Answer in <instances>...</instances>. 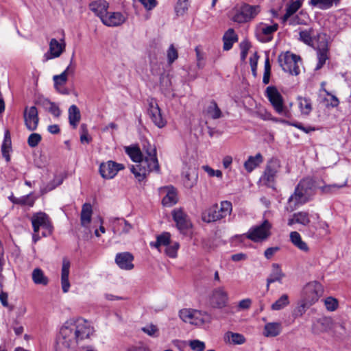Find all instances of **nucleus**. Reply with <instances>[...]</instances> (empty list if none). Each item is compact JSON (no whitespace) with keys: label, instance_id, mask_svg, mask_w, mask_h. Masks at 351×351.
Masks as SVG:
<instances>
[{"label":"nucleus","instance_id":"obj_21","mask_svg":"<svg viewBox=\"0 0 351 351\" xmlns=\"http://www.w3.org/2000/svg\"><path fill=\"white\" fill-rule=\"evenodd\" d=\"M172 216L178 229L184 233L191 227V222L188 215L182 209H174Z\"/></svg>","mask_w":351,"mask_h":351},{"label":"nucleus","instance_id":"obj_47","mask_svg":"<svg viewBox=\"0 0 351 351\" xmlns=\"http://www.w3.org/2000/svg\"><path fill=\"white\" fill-rule=\"evenodd\" d=\"M340 0H310L311 5L322 10L330 8L333 4H337Z\"/></svg>","mask_w":351,"mask_h":351},{"label":"nucleus","instance_id":"obj_36","mask_svg":"<svg viewBox=\"0 0 351 351\" xmlns=\"http://www.w3.org/2000/svg\"><path fill=\"white\" fill-rule=\"evenodd\" d=\"M297 102L301 114L308 116L313 110V104L310 98L298 96Z\"/></svg>","mask_w":351,"mask_h":351},{"label":"nucleus","instance_id":"obj_51","mask_svg":"<svg viewBox=\"0 0 351 351\" xmlns=\"http://www.w3.org/2000/svg\"><path fill=\"white\" fill-rule=\"evenodd\" d=\"M301 6L299 1H293L286 9V13L284 15V20H287L291 15L295 13Z\"/></svg>","mask_w":351,"mask_h":351},{"label":"nucleus","instance_id":"obj_18","mask_svg":"<svg viewBox=\"0 0 351 351\" xmlns=\"http://www.w3.org/2000/svg\"><path fill=\"white\" fill-rule=\"evenodd\" d=\"M24 123L27 129L34 131L37 129L39 122L38 112L35 106H26L23 112Z\"/></svg>","mask_w":351,"mask_h":351},{"label":"nucleus","instance_id":"obj_37","mask_svg":"<svg viewBox=\"0 0 351 351\" xmlns=\"http://www.w3.org/2000/svg\"><path fill=\"white\" fill-rule=\"evenodd\" d=\"M224 341L233 345H241L246 341L245 337L240 333L228 331L224 335Z\"/></svg>","mask_w":351,"mask_h":351},{"label":"nucleus","instance_id":"obj_52","mask_svg":"<svg viewBox=\"0 0 351 351\" xmlns=\"http://www.w3.org/2000/svg\"><path fill=\"white\" fill-rule=\"evenodd\" d=\"M167 62L171 64L178 58V51L175 46L171 44L167 51Z\"/></svg>","mask_w":351,"mask_h":351},{"label":"nucleus","instance_id":"obj_46","mask_svg":"<svg viewBox=\"0 0 351 351\" xmlns=\"http://www.w3.org/2000/svg\"><path fill=\"white\" fill-rule=\"evenodd\" d=\"M32 280L36 285H47L48 283L47 277L45 276L40 268H36L33 270Z\"/></svg>","mask_w":351,"mask_h":351},{"label":"nucleus","instance_id":"obj_12","mask_svg":"<svg viewBox=\"0 0 351 351\" xmlns=\"http://www.w3.org/2000/svg\"><path fill=\"white\" fill-rule=\"evenodd\" d=\"M228 300V293L223 287L214 289L208 296L210 305L215 308H223L226 307Z\"/></svg>","mask_w":351,"mask_h":351},{"label":"nucleus","instance_id":"obj_28","mask_svg":"<svg viewBox=\"0 0 351 351\" xmlns=\"http://www.w3.org/2000/svg\"><path fill=\"white\" fill-rule=\"evenodd\" d=\"M134 260L133 255L130 252H121L116 255L115 262L117 265L125 270H131L134 268L132 261Z\"/></svg>","mask_w":351,"mask_h":351},{"label":"nucleus","instance_id":"obj_54","mask_svg":"<svg viewBox=\"0 0 351 351\" xmlns=\"http://www.w3.org/2000/svg\"><path fill=\"white\" fill-rule=\"evenodd\" d=\"M36 197L33 195V193H29L27 195L20 197L19 204L21 206H27L32 207L34 205Z\"/></svg>","mask_w":351,"mask_h":351},{"label":"nucleus","instance_id":"obj_6","mask_svg":"<svg viewBox=\"0 0 351 351\" xmlns=\"http://www.w3.org/2000/svg\"><path fill=\"white\" fill-rule=\"evenodd\" d=\"M265 95L278 114L287 117H291L290 112L284 105L282 96L275 86L267 87Z\"/></svg>","mask_w":351,"mask_h":351},{"label":"nucleus","instance_id":"obj_64","mask_svg":"<svg viewBox=\"0 0 351 351\" xmlns=\"http://www.w3.org/2000/svg\"><path fill=\"white\" fill-rule=\"evenodd\" d=\"M202 169L210 177L222 178V172L220 170H215L208 165L202 166Z\"/></svg>","mask_w":351,"mask_h":351},{"label":"nucleus","instance_id":"obj_3","mask_svg":"<svg viewBox=\"0 0 351 351\" xmlns=\"http://www.w3.org/2000/svg\"><path fill=\"white\" fill-rule=\"evenodd\" d=\"M315 182L312 178L302 180L295 189L294 193L288 199L287 210L293 212L300 206L308 202L315 193Z\"/></svg>","mask_w":351,"mask_h":351},{"label":"nucleus","instance_id":"obj_45","mask_svg":"<svg viewBox=\"0 0 351 351\" xmlns=\"http://www.w3.org/2000/svg\"><path fill=\"white\" fill-rule=\"evenodd\" d=\"M196 57V66L198 69H203L206 63V56L201 46L195 48Z\"/></svg>","mask_w":351,"mask_h":351},{"label":"nucleus","instance_id":"obj_4","mask_svg":"<svg viewBox=\"0 0 351 351\" xmlns=\"http://www.w3.org/2000/svg\"><path fill=\"white\" fill-rule=\"evenodd\" d=\"M232 210V203L228 201H222L219 206L215 204L204 213L202 219L208 223L217 221L230 215Z\"/></svg>","mask_w":351,"mask_h":351},{"label":"nucleus","instance_id":"obj_27","mask_svg":"<svg viewBox=\"0 0 351 351\" xmlns=\"http://www.w3.org/2000/svg\"><path fill=\"white\" fill-rule=\"evenodd\" d=\"M93 208L90 203L82 205L80 214V223L89 233L91 232L90 223L92 219Z\"/></svg>","mask_w":351,"mask_h":351},{"label":"nucleus","instance_id":"obj_23","mask_svg":"<svg viewBox=\"0 0 351 351\" xmlns=\"http://www.w3.org/2000/svg\"><path fill=\"white\" fill-rule=\"evenodd\" d=\"M198 174L195 165H185L182 170L183 183L186 188L191 189L197 181Z\"/></svg>","mask_w":351,"mask_h":351},{"label":"nucleus","instance_id":"obj_26","mask_svg":"<svg viewBox=\"0 0 351 351\" xmlns=\"http://www.w3.org/2000/svg\"><path fill=\"white\" fill-rule=\"evenodd\" d=\"M149 114L152 121L159 128H164L167 124L166 119L162 117L161 110L156 102L149 104Z\"/></svg>","mask_w":351,"mask_h":351},{"label":"nucleus","instance_id":"obj_31","mask_svg":"<svg viewBox=\"0 0 351 351\" xmlns=\"http://www.w3.org/2000/svg\"><path fill=\"white\" fill-rule=\"evenodd\" d=\"M70 266V261L66 258H64L61 270V285L64 293H67L71 286L69 280Z\"/></svg>","mask_w":351,"mask_h":351},{"label":"nucleus","instance_id":"obj_53","mask_svg":"<svg viewBox=\"0 0 351 351\" xmlns=\"http://www.w3.org/2000/svg\"><path fill=\"white\" fill-rule=\"evenodd\" d=\"M189 6L188 0H178L175 8L177 15H184L187 12Z\"/></svg>","mask_w":351,"mask_h":351},{"label":"nucleus","instance_id":"obj_35","mask_svg":"<svg viewBox=\"0 0 351 351\" xmlns=\"http://www.w3.org/2000/svg\"><path fill=\"white\" fill-rule=\"evenodd\" d=\"M12 152V141L9 130H5L4 138L1 145V153L6 162L10 161V152Z\"/></svg>","mask_w":351,"mask_h":351},{"label":"nucleus","instance_id":"obj_24","mask_svg":"<svg viewBox=\"0 0 351 351\" xmlns=\"http://www.w3.org/2000/svg\"><path fill=\"white\" fill-rule=\"evenodd\" d=\"M102 23L108 27H117L123 24L125 21V17L119 12H106L101 19Z\"/></svg>","mask_w":351,"mask_h":351},{"label":"nucleus","instance_id":"obj_58","mask_svg":"<svg viewBox=\"0 0 351 351\" xmlns=\"http://www.w3.org/2000/svg\"><path fill=\"white\" fill-rule=\"evenodd\" d=\"M62 182V180L61 179H56L55 178L53 181L49 182L46 186L43 187L40 190V193L42 195L48 193L50 191H52L58 186L60 185Z\"/></svg>","mask_w":351,"mask_h":351},{"label":"nucleus","instance_id":"obj_59","mask_svg":"<svg viewBox=\"0 0 351 351\" xmlns=\"http://www.w3.org/2000/svg\"><path fill=\"white\" fill-rule=\"evenodd\" d=\"M179 247V243L177 242H175L173 244L170 243L167 247H166V254L171 258H176L177 256V252Z\"/></svg>","mask_w":351,"mask_h":351},{"label":"nucleus","instance_id":"obj_1","mask_svg":"<svg viewBox=\"0 0 351 351\" xmlns=\"http://www.w3.org/2000/svg\"><path fill=\"white\" fill-rule=\"evenodd\" d=\"M93 323L84 318H71L60 327L56 339V351H76L80 344L95 333Z\"/></svg>","mask_w":351,"mask_h":351},{"label":"nucleus","instance_id":"obj_42","mask_svg":"<svg viewBox=\"0 0 351 351\" xmlns=\"http://www.w3.org/2000/svg\"><path fill=\"white\" fill-rule=\"evenodd\" d=\"M205 114L213 119H217L221 117L222 112L215 101H211L206 106Z\"/></svg>","mask_w":351,"mask_h":351},{"label":"nucleus","instance_id":"obj_11","mask_svg":"<svg viewBox=\"0 0 351 351\" xmlns=\"http://www.w3.org/2000/svg\"><path fill=\"white\" fill-rule=\"evenodd\" d=\"M278 29V25L276 23L272 25H267L261 22L256 25L254 34L260 42L267 43L272 40L273 35Z\"/></svg>","mask_w":351,"mask_h":351},{"label":"nucleus","instance_id":"obj_9","mask_svg":"<svg viewBox=\"0 0 351 351\" xmlns=\"http://www.w3.org/2000/svg\"><path fill=\"white\" fill-rule=\"evenodd\" d=\"M322 292L323 289L320 283L316 281L308 282L302 289L301 300L313 305L319 300Z\"/></svg>","mask_w":351,"mask_h":351},{"label":"nucleus","instance_id":"obj_43","mask_svg":"<svg viewBox=\"0 0 351 351\" xmlns=\"http://www.w3.org/2000/svg\"><path fill=\"white\" fill-rule=\"evenodd\" d=\"M223 49L230 50L233 44L237 41V36L233 29H229L223 36Z\"/></svg>","mask_w":351,"mask_h":351},{"label":"nucleus","instance_id":"obj_5","mask_svg":"<svg viewBox=\"0 0 351 351\" xmlns=\"http://www.w3.org/2000/svg\"><path fill=\"white\" fill-rule=\"evenodd\" d=\"M179 315L184 322L196 326H201L210 322V315L208 313L196 309H182L180 311Z\"/></svg>","mask_w":351,"mask_h":351},{"label":"nucleus","instance_id":"obj_32","mask_svg":"<svg viewBox=\"0 0 351 351\" xmlns=\"http://www.w3.org/2000/svg\"><path fill=\"white\" fill-rule=\"evenodd\" d=\"M310 222L311 219L309 213L307 212L300 211L294 213L292 217L289 219L287 224L289 226H291L295 223H298L303 226H307Z\"/></svg>","mask_w":351,"mask_h":351},{"label":"nucleus","instance_id":"obj_30","mask_svg":"<svg viewBox=\"0 0 351 351\" xmlns=\"http://www.w3.org/2000/svg\"><path fill=\"white\" fill-rule=\"evenodd\" d=\"M285 274L282 272L280 265L273 263L271 265V273L267 278V290H269V285L274 282H282V278L285 277Z\"/></svg>","mask_w":351,"mask_h":351},{"label":"nucleus","instance_id":"obj_56","mask_svg":"<svg viewBox=\"0 0 351 351\" xmlns=\"http://www.w3.org/2000/svg\"><path fill=\"white\" fill-rule=\"evenodd\" d=\"M270 75H271V65L269 63V59L267 57L265 59V66H264V73H263V82L264 84H269V79H270Z\"/></svg>","mask_w":351,"mask_h":351},{"label":"nucleus","instance_id":"obj_34","mask_svg":"<svg viewBox=\"0 0 351 351\" xmlns=\"http://www.w3.org/2000/svg\"><path fill=\"white\" fill-rule=\"evenodd\" d=\"M282 330L280 322H269L265 325L263 334L266 337H275L281 333Z\"/></svg>","mask_w":351,"mask_h":351},{"label":"nucleus","instance_id":"obj_55","mask_svg":"<svg viewBox=\"0 0 351 351\" xmlns=\"http://www.w3.org/2000/svg\"><path fill=\"white\" fill-rule=\"evenodd\" d=\"M311 306V305L310 304H307V302L301 300L298 304V306L294 310L293 315L296 317H302L306 312V310Z\"/></svg>","mask_w":351,"mask_h":351},{"label":"nucleus","instance_id":"obj_39","mask_svg":"<svg viewBox=\"0 0 351 351\" xmlns=\"http://www.w3.org/2000/svg\"><path fill=\"white\" fill-rule=\"evenodd\" d=\"M69 113V121L70 125L73 128H76L78 123L81 119V114L80 109L75 105H71L68 110Z\"/></svg>","mask_w":351,"mask_h":351},{"label":"nucleus","instance_id":"obj_22","mask_svg":"<svg viewBox=\"0 0 351 351\" xmlns=\"http://www.w3.org/2000/svg\"><path fill=\"white\" fill-rule=\"evenodd\" d=\"M110 223L114 234H126L133 229V226L123 218H110Z\"/></svg>","mask_w":351,"mask_h":351},{"label":"nucleus","instance_id":"obj_48","mask_svg":"<svg viewBox=\"0 0 351 351\" xmlns=\"http://www.w3.org/2000/svg\"><path fill=\"white\" fill-rule=\"evenodd\" d=\"M289 304V296L287 294L282 295L274 304L271 305V309L274 311H279Z\"/></svg>","mask_w":351,"mask_h":351},{"label":"nucleus","instance_id":"obj_38","mask_svg":"<svg viewBox=\"0 0 351 351\" xmlns=\"http://www.w3.org/2000/svg\"><path fill=\"white\" fill-rule=\"evenodd\" d=\"M171 243V234L167 232H164L161 234L156 236V241L151 242L150 246L158 249L160 251L161 246L167 247Z\"/></svg>","mask_w":351,"mask_h":351},{"label":"nucleus","instance_id":"obj_50","mask_svg":"<svg viewBox=\"0 0 351 351\" xmlns=\"http://www.w3.org/2000/svg\"><path fill=\"white\" fill-rule=\"evenodd\" d=\"M278 122L283 123V124H286L288 125H291L295 128H297L298 129L303 131L304 132H305L306 134H308L309 132L315 130V128L313 127L309 126L308 128H305L302 125V123H298V122H290V121L285 120V119H280V120H278Z\"/></svg>","mask_w":351,"mask_h":351},{"label":"nucleus","instance_id":"obj_25","mask_svg":"<svg viewBox=\"0 0 351 351\" xmlns=\"http://www.w3.org/2000/svg\"><path fill=\"white\" fill-rule=\"evenodd\" d=\"M160 195H165L162 203L165 206H171L177 203L178 196L176 189L172 186L161 187L159 189Z\"/></svg>","mask_w":351,"mask_h":351},{"label":"nucleus","instance_id":"obj_2","mask_svg":"<svg viewBox=\"0 0 351 351\" xmlns=\"http://www.w3.org/2000/svg\"><path fill=\"white\" fill-rule=\"evenodd\" d=\"M142 153L144 160L142 163L132 165L130 170L138 181H142L152 171L160 172V165L154 145L146 141L143 144Z\"/></svg>","mask_w":351,"mask_h":351},{"label":"nucleus","instance_id":"obj_17","mask_svg":"<svg viewBox=\"0 0 351 351\" xmlns=\"http://www.w3.org/2000/svg\"><path fill=\"white\" fill-rule=\"evenodd\" d=\"M280 169V162L276 158L271 159L265 168L262 180L267 184H273Z\"/></svg>","mask_w":351,"mask_h":351},{"label":"nucleus","instance_id":"obj_57","mask_svg":"<svg viewBox=\"0 0 351 351\" xmlns=\"http://www.w3.org/2000/svg\"><path fill=\"white\" fill-rule=\"evenodd\" d=\"M326 308L329 311H334L338 307V301L332 297H328L324 300Z\"/></svg>","mask_w":351,"mask_h":351},{"label":"nucleus","instance_id":"obj_10","mask_svg":"<svg viewBox=\"0 0 351 351\" xmlns=\"http://www.w3.org/2000/svg\"><path fill=\"white\" fill-rule=\"evenodd\" d=\"M261 12L259 5L243 4L233 17L234 22L243 23L253 20Z\"/></svg>","mask_w":351,"mask_h":351},{"label":"nucleus","instance_id":"obj_16","mask_svg":"<svg viewBox=\"0 0 351 351\" xmlns=\"http://www.w3.org/2000/svg\"><path fill=\"white\" fill-rule=\"evenodd\" d=\"M34 232H38L40 228H43L51 233L53 226L49 217L43 212L34 213L31 219Z\"/></svg>","mask_w":351,"mask_h":351},{"label":"nucleus","instance_id":"obj_63","mask_svg":"<svg viewBox=\"0 0 351 351\" xmlns=\"http://www.w3.org/2000/svg\"><path fill=\"white\" fill-rule=\"evenodd\" d=\"M81 135L80 141L82 143H89L91 141V138L88 136L87 127L85 124H82L80 126Z\"/></svg>","mask_w":351,"mask_h":351},{"label":"nucleus","instance_id":"obj_20","mask_svg":"<svg viewBox=\"0 0 351 351\" xmlns=\"http://www.w3.org/2000/svg\"><path fill=\"white\" fill-rule=\"evenodd\" d=\"M332 328V319L329 317H322L313 321L311 331L315 335H320L329 332Z\"/></svg>","mask_w":351,"mask_h":351},{"label":"nucleus","instance_id":"obj_44","mask_svg":"<svg viewBox=\"0 0 351 351\" xmlns=\"http://www.w3.org/2000/svg\"><path fill=\"white\" fill-rule=\"evenodd\" d=\"M125 152L130 158L138 164L142 163L144 160L143 153L138 147H128Z\"/></svg>","mask_w":351,"mask_h":351},{"label":"nucleus","instance_id":"obj_14","mask_svg":"<svg viewBox=\"0 0 351 351\" xmlns=\"http://www.w3.org/2000/svg\"><path fill=\"white\" fill-rule=\"evenodd\" d=\"M315 49H317L318 60L315 69L319 70L324 65L326 61L328 59V40L326 34L321 33L317 35V45Z\"/></svg>","mask_w":351,"mask_h":351},{"label":"nucleus","instance_id":"obj_8","mask_svg":"<svg viewBox=\"0 0 351 351\" xmlns=\"http://www.w3.org/2000/svg\"><path fill=\"white\" fill-rule=\"evenodd\" d=\"M300 57L295 54L287 51L278 57V62L282 70L291 75H297L300 73L298 61Z\"/></svg>","mask_w":351,"mask_h":351},{"label":"nucleus","instance_id":"obj_33","mask_svg":"<svg viewBox=\"0 0 351 351\" xmlns=\"http://www.w3.org/2000/svg\"><path fill=\"white\" fill-rule=\"evenodd\" d=\"M89 8L101 19L108 11V3L105 0L95 1L90 3Z\"/></svg>","mask_w":351,"mask_h":351},{"label":"nucleus","instance_id":"obj_19","mask_svg":"<svg viewBox=\"0 0 351 351\" xmlns=\"http://www.w3.org/2000/svg\"><path fill=\"white\" fill-rule=\"evenodd\" d=\"M74 71V67L71 66V63L61 74L53 75L54 87L60 93L64 95L69 93L68 90L62 86L66 83L68 75L73 74Z\"/></svg>","mask_w":351,"mask_h":351},{"label":"nucleus","instance_id":"obj_40","mask_svg":"<svg viewBox=\"0 0 351 351\" xmlns=\"http://www.w3.org/2000/svg\"><path fill=\"white\" fill-rule=\"evenodd\" d=\"M290 241L299 250L306 252H308L309 248L307 243L302 239L300 234L298 232H291Z\"/></svg>","mask_w":351,"mask_h":351},{"label":"nucleus","instance_id":"obj_41","mask_svg":"<svg viewBox=\"0 0 351 351\" xmlns=\"http://www.w3.org/2000/svg\"><path fill=\"white\" fill-rule=\"evenodd\" d=\"M263 156L260 153L256 154L255 156H250L244 162V168L250 173L256 169L261 163L263 162Z\"/></svg>","mask_w":351,"mask_h":351},{"label":"nucleus","instance_id":"obj_49","mask_svg":"<svg viewBox=\"0 0 351 351\" xmlns=\"http://www.w3.org/2000/svg\"><path fill=\"white\" fill-rule=\"evenodd\" d=\"M346 184H347V181H345L341 184H326L322 186H320L319 189L323 193L331 194V193H335L339 189L346 186Z\"/></svg>","mask_w":351,"mask_h":351},{"label":"nucleus","instance_id":"obj_7","mask_svg":"<svg viewBox=\"0 0 351 351\" xmlns=\"http://www.w3.org/2000/svg\"><path fill=\"white\" fill-rule=\"evenodd\" d=\"M271 227V223L265 219L261 224L250 228L246 237L254 242L263 241L270 236Z\"/></svg>","mask_w":351,"mask_h":351},{"label":"nucleus","instance_id":"obj_15","mask_svg":"<svg viewBox=\"0 0 351 351\" xmlns=\"http://www.w3.org/2000/svg\"><path fill=\"white\" fill-rule=\"evenodd\" d=\"M66 43L64 37L58 40L51 38L49 43V50L44 55V60L48 61L51 59L59 58L65 51Z\"/></svg>","mask_w":351,"mask_h":351},{"label":"nucleus","instance_id":"obj_62","mask_svg":"<svg viewBox=\"0 0 351 351\" xmlns=\"http://www.w3.org/2000/svg\"><path fill=\"white\" fill-rule=\"evenodd\" d=\"M189 345L194 351H203L206 348L204 342L197 339L190 341Z\"/></svg>","mask_w":351,"mask_h":351},{"label":"nucleus","instance_id":"obj_13","mask_svg":"<svg viewBox=\"0 0 351 351\" xmlns=\"http://www.w3.org/2000/svg\"><path fill=\"white\" fill-rule=\"evenodd\" d=\"M124 169L125 166L123 164L116 162L113 160H108L100 164L99 172L102 178L111 180L117 175L119 171Z\"/></svg>","mask_w":351,"mask_h":351},{"label":"nucleus","instance_id":"obj_61","mask_svg":"<svg viewBox=\"0 0 351 351\" xmlns=\"http://www.w3.org/2000/svg\"><path fill=\"white\" fill-rule=\"evenodd\" d=\"M142 330L151 337H157L158 335V329L154 324H149L143 327Z\"/></svg>","mask_w":351,"mask_h":351},{"label":"nucleus","instance_id":"obj_60","mask_svg":"<svg viewBox=\"0 0 351 351\" xmlns=\"http://www.w3.org/2000/svg\"><path fill=\"white\" fill-rule=\"evenodd\" d=\"M41 139L42 137L40 134L38 133H32L27 138L28 145L31 147H35L41 141Z\"/></svg>","mask_w":351,"mask_h":351},{"label":"nucleus","instance_id":"obj_29","mask_svg":"<svg viewBox=\"0 0 351 351\" xmlns=\"http://www.w3.org/2000/svg\"><path fill=\"white\" fill-rule=\"evenodd\" d=\"M320 33H319V34ZM300 40L304 43L315 48L317 45V35L313 28H308L300 31Z\"/></svg>","mask_w":351,"mask_h":351}]
</instances>
